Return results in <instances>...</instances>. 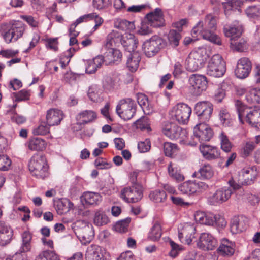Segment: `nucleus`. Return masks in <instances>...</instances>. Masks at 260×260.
I'll use <instances>...</instances> for the list:
<instances>
[{
	"label": "nucleus",
	"mask_w": 260,
	"mask_h": 260,
	"mask_svg": "<svg viewBox=\"0 0 260 260\" xmlns=\"http://www.w3.org/2000/svg\"><path fill=\"white\" fill-rule=\"evenodd\" d=\"M28 168L33 176L38 178H44L48 175V166L45 157L35 154L30 159Z\"/></svg>",
	"instance_id": "obj_4"
},
{
	"label": "nucleus",
	"mask_w": 260,
	"mask_h": 260,
	"mask_svg": "<svg viewBox=\"0 0 260 260\" xmlns=\"http://www.w3.org/2000/svg\"><path fill=\"white\" fill-rule=\"evenodd\" d=\"M54 206L57 213L62 215L69 212L73 207V204L68 200H58L55 202Z\"/></svg>",
	"instance_id": "obj_33"
},
{
	"label": "nucleus",
	"mask_w": 260,
	"mask_h": 260,
	"mask_svg": "<svg viewBox=\"0 0 260 260\" xmlns=\"http://www.w3.org/2000/svg\"><path fill=\"white\" fill-rule=\"evenodd\" d=\"M162 131L165 135L171 139H183L186 134L185 129H183L175 123L171 122L165 123Z\"/></svg>",
	"instance_id": "obj_15"
},
{
	"label": "nucleus",
	"mask_w": 260,
	"mask_h": 260,
	"mask_svg": "<svg viewBox=\"0 0 260 260\" xmlns=\"http://www.w3.org/2000/svg\"><path fill=\"white\" fill-rule=\"evenodd\" d=\"M77 236L83 244L89 243L94 237V231L91 224L89 223Z\"/></svg>",
	"instance_id": "obj_30"
},
{
	"label": "nucleus",
	"mask_w": 260,
	"mask_h": 260,
	"mask_svg": "<svg viewBox=\"0 0 260 260\" xmlns=\"http://www.w3.org/2000/svg\"><path fill=\"white\" fill-rule=\"evenodd\" d=\"M18 50H2L0 51V55H1L3 57H4L5 58H9L15 56L18 53Z\"/></svg>",
	"instance_id": "obj_63"
},
{
	"label": "nucleus",
	"mask_w": 260,
	"mask_h": 260,
	"mask_svg": "<svg viewBox=\"0 0 260 260\" xmlns=\"http://www.w3.org/2000/svg\"><path fill=\"white\" fill-rule=\"evenodd\" d=\"M63 118V112L60 110L50 109L47 111L46 123L50 126L59 124Z\"/></svg>",
	"instance_id": "obj_25"
},
{
	"label": "nucleus",
	"mask_w": 260,
	"mask_h": 260,
	"mask_svg": "<svg viewBox=\"0 0 260 260\" xmlns=\"http://www.w3.org/2000/svg\"><path fill=\"white\" fill-rule=\"evenodd\" d=\"M116 111L118 115L123 120H130L136 113V104L131 98L123 99L117 105Z\"/></svg>",
	"instance_id": "obj_5"
},
{
	"label": "nucleus",
	"mask_w": 260,
	"mask_h": 260,
	"mask_svg": "<svg viewBox=\"0 0 260 260\" xmlns=\"http://www.w3.org/2000/svg\"><path fill=\"white\" fill-rule=\"evenodd\" d=\"M83 198L86 204L91 205H97L102 200L101 196L98 193L93 192L84 193Z\"/></svg>",
	"instance_id": "obj_38"
},
{
	"label": "nucleus",
	"mask_w": 260,
	"mask_h": 260,
	"mask_svg": "<svg viewBox=\"0 0 260 260\" xmlns=\"http://www.w3.org/2000/svg\"><path fill=\"white\" fill-rule=\"evenodd\" d=\"M109 222L108 217L102 210L97 211L94 217V223L98 226H102Z\"/></svg>",
	"instance_id": "obj_46"
},
{
	"label": "nucleus",
	"mask_w": 260,
	"mask_h": 260,
	"mask_svg": "<svg viewBox=\"0 0 260 260\" xmlns=\"http://www.w3.org/2000/svg\"><path fill=\"white\" fill-rule=\"evenodd\" d=\"M240 122H245L253 127H257L260 123V112L245 105L241 101L236 100L235 102Z\"/></svg>",
	"instance_id": "obj_2"
},
{
	"label": "nucleus",
	"mask_w": 260,
	"mask_h": 260,
	"mask_svg": "<svg viewBox=\"0 0 260 260\" xmlns=\"http://www.w3.org/2000/svg\"><path fill=\"white\" fill-rule=\"evenodd\" d=\"M11 165V160L7 155H0V170H8Z\"/></svg>",
	"instance_id": "obj_56"
},
{
	"label": "nucleus",
	"mask_w": 260,
	"mask_h": 260,
	"mask_svg": "<svg viewBox=\"0 0 260 260\" xmlns=\"http://www.w3.org/2000/svg\"><path fill=\"white\" fill-rule=\"evenodd\" d=\"M22 243L19 251L22 252H27L31 250V241L32 235L28 231H24L21 234Z\"/></svg>",
	"instance_id": "obj_35"
},
{
	"label": "nucleus",
	"mask_w": 260,
	"mask_h": 260,
	"mask_svg": "<svg viewBox=\"0 0 260 260\" xmlns=\"http://www.w3.org/2000/svg\"><path fill=\"white\" fill-rule=\"evenodd\" d=\"M146 18L151 27H160L165 25L164 15L160 8H157L154 11L147 14Z\"/></svg>",
	"instance_id": "obj_19"
},
{
	"label": "nucleus",
	"mask_w": 260,
	"mask_h": 260,
	"mask_svg": "<svg viewBox=\"0 0 260 260\" xmlns=\"http://www.w3.org/2000/svg\"><path fill=\"white\" fill-rule=\"evenodd\" d=\"M163 40L158 37H153L143 44V50L148 57L156 55L162 47Z\"/></svg>",
	"instance_id": "obj_14"
},
{
	"label": "nucleus",
	"mask_w": 260,
	"mask_h": 260,
	"mask_svg": "<svg viewBox=\"0 0 260 260\" xmlns=\"http://www.w3.org/2000/svg\"><path fill=\"white\" fill-rule=\"evenodd\" d=\"M255 147L256 145L253 142L244 141L242 144L241 154L243 157H247L251 154Z\"/></svg>",
	"instance_id": "obj_44"
},
{
	"label": "nucleus",
	"mask_w": 260,
	"mask_h": 260,
	"mask_svg": "<svg viewBox=\"0 0 260 260\" xmlns=\"http://www.w3.org/2000/svg\"><path fill=\"white\" fill-rule=\"evenodd\" d=\"M164 151L165 155L173 157L178 152V148L176 144L170 142H165L163 145Z\"/></svg>",
	"instance_id": "obj_45"
},
{
	"label": "nucleus",
	"mask_w": 260,
	"mask_h": 260,
	"mask_svg": "<svg viewBox=\"0 0 260 260\" xmlns=\"http://www.w3.org/2000/svg\"><path fill=\"white\" fill-rule=\"evenodd\" d=\"M104 250L97 245H91L86 250V260H105Z\"/></svg>",
	"instance_id": "obj_23"
},
{
	"label": "nucleus",
	"mask_w": 260,
	"mask_h": 260,
	"mask_svg": "<svg viewBox=\"0 0 260 260\" xmlns=\"http://www.w3.org/2000/svg\"><path fill=\"white\" fill-rule=\"evenodd\" d=\"M30 96L29 91L25 89L21 90L15 93L16 100L17 101H25L29 99Z\"/></svg>",
	"instance_id": "obj_58"
},
{
	"label": "nucleus",
	"mask_w": 260,
	"mask_h": 260,
	"mask_svg": "<svg viewBox=\"0 0 260 260\" xmlns=\"http://www.w3.org/2000/svg\"><path fill=\"white\" fill-rule=\"evenodd\" d=\"M219 117L221 123L224 126H229L231 123V118L226 109H221L219 113Z\"/></svg>",
	"instance_id": "obj_52"
},
{
	"label": "nucleus",
	"mask_w": 260,
	"mask_h": 260,
	"mask_svg": "<svg viewBox=\"0 0 260 260\" xmlns=\"http://www.w3.org/2000/svg\"><path fill=\"white\" fill-rule=\"evenodd\" d=\"M221 149L225 152H229L232 148V144L226 134L221 131L218 135Z\"/></svg>",
	"instance_id": "obj_39"
},
{
	"label": "nucleus",
	"mask_w": 260,
	"mask_h": 260,
	"mask_svg": "<svg viewBox=\"0 0 260 260\" xmlns=\"http://www.w3.org/2000/svg\"><path fill=\"white\" fill-rule=\"evenodd\" d=\"M217 241L212 235L207 233L201 234L197 242V246L203 250H212L216 246Z\"/></svg>",
	"instance_id": "obj_16"
},
{
	"label": "nucleus",
	"mask_w": 260,
	"mask_h": 260,
	"mask_svg": "<svg viewBox=\"0 0 260 260\" xmlns=\"http://www.w3.org/2000/svg\"><path fill=\"white\" fill-rule=\"evenodd\" d=\"M195 233L196 228L194 225L186 223L182 229L179 231L178 237L181 242L189 245L195 238Z\"/></svg>",
	"instance_id": "obj_18"
},
{
	"label": "nucleus",
	"mask_w": 260,
	"mask_h": 260,
	"mask_svg": "<svg viewBox=\"0 0 260 260\" xmlns=\"http://www.w3.org/2000/svg\"><path fill=\"white\" fill-rule=\"evenodd\" d=\"M214 171L212 166L208 164L203 165L198 172H196L193 175L201 179H210L213 177Z\"/></svg>",
	"instance_id": "obj_31"
},
{
	"label": "nucleus",
	"mask_w": 260,
	"mask_h": 260,
	"mask_svg": "<svg viewBox=\"0 0 260 260\" xmlns=\"http://www.w3.org/2000/svg\"><path fill=\"white\" fill-rule=\"evenodd\" d=\"M168 172L170 177L178 182L184 180V177L180 170H178L177 167H174L172 162H170L168 166Z\"/></svg>",
	"instance_id": "obj_40"
},
{
	"label": "nucleus",
	"mask_w": 260,
	"mask_h": 260,
	"mask_svg": "<svg viewBox=\"0 0 260 260\" xmlns=\"http://www.w3.org/2000/svg\"><path fill=\"white\" fill-rule=\"evenodd\" d=\"M188 83L192 87L193 94L196 96L201 95L207 87V78L202 75L197 74L191 75L189 77Z\"/></svg>",
	"instance_id": "obj_9"
},
{
	"label": "nucleus",
	"mask_w": 260,
	"mask_h": 260,
	"mask_svg": "<svg viewBox=\"0 0 260 260\" xmlns=\"http://www.w3.org/2000/svg\"><path fill=\"white\" fill-rule=\"evenodd\" d=\"M149 197L155 203H161L165 201L167 194L165 190H155L150 192Z\"/></svg>",
	"instance_id": "obj_47"
},
{
	"label": "nucleus",
	"mask_w": 260,
	"mask_h": 260,
	"mask_svg": "<svg viewBox=\"0 0 260 260\" xmlns=\"http://www.w3.org/2000/svg\"><path fill=\"white\" fill-rule=\"evenodd\" d=\"M46 47L53 51L58 50V41L57 38H50L46 40Z\"/></svg>",
	"instance_id": "obj_64"
},
{
	"label": "nucleus",
	"mask_w": 260,
	"mask_h": 260,
	"mask_svg": "<svg viewBox=\"0 0 260 260\" xmlns=\"http://www.w3.org/2000/svg\"><path fill=\"white\" fill-rule=\"evenodd\" d=\"M131 221L130 218L116 222L114 226V230L119 233H124L127 230V228Z\"/></svg>",
	"instance_id": "obj_51"
},
{
	"label": "nucleus",
	"mask_w": 260,
	"mask_h": 260,
	"mask_svg": "<svg viewBox=\"0 0 260 260\" xmlns=\"http://www.w3.org/2000/svg\"><path fill=\"white\" fill-rule=\"evenodd\" d=\"M120 197L127 203H136L143 197L142 186L136 184L126 187L121 190Z\"/></svg>",
	"instance_id": "obj_8"
},
{
	"label": "nucleus",
	"mask_w": 260,
	"mask_h": 260,
	"mask_svg": "<svg viewBox=\"0 0 260 260\" xmlns=\"http://www.w3.org/2000/svg\"><path fill=\"white\" fill-rule=\"evenodd\" d=\"M114 26L122 31H131L135 29L134 23L125 19H117L115 22Z\"/></svg>",
	"instance_id": "obj_41"
},
{
	"label": "nucleus",
	"mask_w": 260,
	"mask_h": 260,
	"mask_svg": "<svg viewBox=\"0 0 260 260\" xmlns=\"http://www.w3.org/2000/svg\"><path fill=\"white\" fill-rule=\"evenodd\" d=\"M110 4L109 0H93V6L97 9H102Z\"/></svg>",
	"instance_id": "obj_62"
},
{
	"label": "nucleus",
	"mask_w": 260,
	"mask_h": 260,
	"mask_svg": "<svg viewBox=\"0 0 260 260\" xmlns=\"http://www.w3.org/2000/svg\"><path fill=\"white\" fill-rule=\"evenodd\" d=\"M13 232L12 229L4 222L0 221V245L6 246L12 239Z\"/></svg>",
	"instance_id": "obj_24"
},
{
	"label": "nucleus",
	"mask_w": 260,
	"mask_h": 260,
	"mask_svg": "<svg viewBox=\"0 0 260 260\" xmlns=\"http://www.w3.org/2000/svg\"><path fill=\"white\" fill-rule=\"evenodd\" d=\"M206 122H200L194 127V137L201 143L209 141L213 136V131Z\"/></svg>",
	"instance_id": "obj_13"
},
{
	"label": "nucleus",
	"mask_w": 260,
	"mask_h": 260,
	"mask_svg": "<svg viewBox=\"0 0 260 260\" xmlns=\"http://www.w3.org/2000/svg\"><path fill=\"white\" fill-rule=\"evenodd\" d=\"M235 250V243L228 239L224 238L221 240L217 251L222 256L230 257L234 255Z\"/></svg>",
	"instance_id": "obj_20"
},
{
	"label": "nucleus",
	"mask_w": 260,
	"mask_h": 260,
	"mask_svg": "<svg viewBox=\"0 0 260 260\" xmlns=\"http://www.w3.org/2000/svg\"><path fill=\"white\" fill-rule=\"evenodd\" d=\"M88 96L91 101L98 102L100 100V91L97 86H92L88 91Z\"/></svg>",
	"instance_id": "obj_54"
},
{
	"label": "nucleus",
	"mask_w": 260,
	"mask_h": 260,
	"mask_svg": "<svg viewBox=\"0 0 260 260\" xmlns=\"http://www.w3.org/2000/svg\"><path fill=\"white\" fill-rule=\"evenodd\" d=\"M46 142L40 138H35L30 139L28 143V148L32 151H42L46 146Z\"/></svg>",
	"instance_id": "obj_37"
},
{
	"label": "nucleus",
	"mask_w": 260,
	"mask_h": 260,
	"mask_svg": "<svg viewBox=\"0 0 260 260\" xmlns=\"http://www.w3.org/2000/svg\"><path fill=\"white\" fill-rule=\"evenodd\" d=\"M251 63L249 58L246 57L240 58L238 61L235 70L236 76L240 79L245 78L248 76L251 70Z\"/></svg>",
	"instance_id": "obj_17"
},
{
	"label": "nucleus",
	"mask_w": 260,
	"mask_h": 260,
	"mask_svg": "<svg viewBox=\"0 0 260 260\" xmlns=\"http://www.w3.org/2000/svg\"><path fill=\"white\" fill-rule=\"evenodd\" d=\"M247 228V220L244 217L235 216L231 220L230 229L233 234L241 233L245 231Z\"/></svg>",
	"instance_id": "obj_26"
},
{
	"label": "nucleus",
	"mask_w": 260,
	"mask_h": 260,
	"mask_svg": "<svg viewBox=\"0 0 260 260\" xmlns=\"http://www.w3.org/2000/svg\"><path fill=\"white\" fill-rule=\"evenodd\" d=\"M212 104L207 101L198 102L194 106V111L200 122H206L210 119L213 112Z\"/></svg>",
	"instance_id": "obj_10"
},
{
	"label": "nucleus",
	"mask_w": 260,
	"mask_h": 260,
	"mask_svg": "<svg viewBox=\"0 0 260 260\" xmlns=\"http://www.w3.org/2000/svg\"><path fill=\"white\" fill-rule=\"evenodd\" d=\"M24 30L23 25L21 22H16L10 25L7 30L3 34V38L7 43L16 41L21 37Z\"/></svg>",
	"instance_id": "obj_11"
},
{
	"label": "nucleus",
	"mask_w": 260,
	"mask_h": 260,
	"mask_svg": "<svg viewBox=\"0 0 260 260\" xmlns=\"http://www.w3.org/2000/svg\"><path fill=\"white\" fill-rule=\"evenodd\" d=\"M225 70V63L222 57L219 54H215L210 60L206 71L210 76L220 77L224 75Z\"/></svg>",
	"instance_id": "obj_6"
},
{
	"label": "nucleus",
	"mask_w": 260,
	"mask_h": 260,
	"mask_svg": "<svg viewBox=\"0 0 260 260\" xmlns=\"http://www.w3.org/2000/svg\"><path fill=\"white\" fill-rule=\"evenodd\" d=\"M151 147L150 141L149 139H145L144 141L140 142L138 144V149L141 153L148 151Z\"/></svg>",
	"instance_id": "obj_57"
},
{
	"label": "nucleus",
	"mask_w": 260,
	"mask_h": 260,
	"mask_svg": "<svg viewBox=\"0 0 260 260\" xmlns=\"http://www.w3.org/2000/svg\"><path fill=\"white\" fill-rule=\"evenodd\" d=\"M152 32V29L149 22L142 23L138 33L141 35H147Z\"/></svg>",
	"instance_id": "obj_59"
},
{
	"label": "nucleus",
	"mask_w": 260,
	"mask_h": 260,
	"mask_svg": "<svg viewBox=\"0 0 260 260\" xmlns=\"http://www.w3.org/2000/svg\"><path fill=\"white\" fill-rule=\"evenodd\" d=\"M181 38L180 32L175 30H171L168 34V40L170 43L174 47L179 45V42Z\"/></svg>",
	"instance_id": "obj_49"
},
{
	"label": "nucleus",
	"mask_w": 260,
	"mask_h": 260,
	"mask_svg": "<svg viewBox=\"0 0 260 260\" xmlns=\"http://www.w3.org/2000/svg\"><path fill=\"white\" fill-rule=\"evenodd\" d=\"M134 125L137 129H140L141 130H151L149 119L146 116H143L136 121L134 123Z\"/></svg>",
	"instance_id": "obj_48"
},
{
	"label": "nucleus",
	"mask_w": 260,
	"mask_h": 260,
	"mask_svg": "<svg viewBox=\"0 0 260 260\" xmlns=\"http://www.w3.org/2000/svg\"><path fill=\"white\" fill-rule=\"evenodd\" d=\"M246 13L250 17L258 16L260 15V8L256 6H250L247 8Z\"/></svg>",
	"instance_id": "obj_61"
},
{
	"label": "nucleus",
	"mask_w": 260,
	"mask_h": 260,
	"mask_svg": "<svg viewBox=\"0 0 260 260\" xmlns=\"http://www.w3.org/2000/svg\"><path fill=\"white\" fill-rule=\"evenodd\" d=\"M47 124L45 122L42 123L37 128L33 130V133L36 135H44L49 132V127Z\"/></svg>",
	"instance_id": "obj_55"
},
{
	"label": "nucleus",
	"mask_w": 260,
	"mask_h": 260,
	"mask_svg": "<svg viewBox=\"0 0 260 260\" xmlns=\"http://www.w3.org/2000/svg\"><path fill=\"white\" fill-rule=\"evenodd\" d=\"M243 29L241 25H225L223 28V32L227 37L231 38L232 39L239 38L242 33Z\"/></svg>",
	"instance_id": "obj_29"
},
{
	"label": "nucleus",
	"mask_w": 260,
	"mask_h": 260,
	"mask_svg": "<svg viewBox=\"0 0 260 260\" xmlns=\"http://www.w3.org/2000/svg\"><path fill=\"white\" fill-rule=\"evenodd\" d=\"M194 187V182L188 181L181 184L178 189L182 193L190 195L196 193Z\"/></svg>",
	"instance_id": "obj_43"
},
{
	"label": "nucleus",
	"mask_w": 260,
	"mask_h": 260,
	"mask_svg": "<svg viewBox=\"0 0 260 260\" xmlns=\"http://www.w3.org/2000/svg\"><path fill=\"white\" fill-rule=\"evenodd\" d=\"M200 150L204 158L208 160H215L220 156L219 149L214 146L209 145H201Z\"/></svg>",
	"instance_id": "obj_22"
},
{
	"label": "nucleus",
	"mask_w": 260,
	"mask_h": 260,
	"mask_svg": "<svg viewBox=\"0 0 260 260\" xmlns=\"http://www.w3.org/2000/svg\"><path fill=\"white\" fill-rule=\"evenodd\" d=\"M120 42L125 49L129 52H136L138 41L133 34L126 33L122 35L120 39Z\"/></svg>",
	"instance_id": "obj_21"
},
{
	"label": "nucleus",
	"mask_w": 260,
	"mask_h": 260,
	"mask_svg": "<svg viewBox=\"0 0 260 260\" xmlns=\"http://www.w3.org/2000/svg\"><path fill=\"white\" fill-rule=\"evenodd\" d=\"M216 28V18L213 14L209 13L205 16L203 20L196 24L192 28L191 34L193 38L200 36L215 44L221 45L220 38L214 33Z\"/></svg>",
	"instance_id": "obj_1"
},
{
	"label": "nucleus",
	"mask_w": 260,
	"mask_h": 260,
	"mask_svg": "<svg viewBox=\"0 0 260 260\" xmlns=\"http://www.w3.org/2000/svg\"><path fill=\"white\" fill-rule=\"evenodd\" d=\"M96 118V114L92 110H85L79 113L76 116L77 123L84 125L93 121Z\"/></svg>",
	"instance_id": "obj_28"
},
{
	"label": "nucleus",
	"mask_w": 260,
	"mask_h": 260,
	"mask_svg": "<svg viewBox=\"0 0 260 260\" xmlns=\"http://www.w3.org/2000/svg\"><path fill=\"white\" fill-rule=\"evenodd\" d=\"M161 235V226L159 223L156 222L151 228L150 231L148 233V238L151 241H156L160 239Z\"/></svg>",
	"instance_id": "obj_42"
},
{
	"label": "nucleus",
	"mask_w": 260,
	"mask_h": 260,
	"mask_svg": "<svg viewBox=\"0 0 260 260\" xmlns=\"http://www.w3.org/2000/svg\"><path fill=\"white\" fill-rule=\"evenodd\" d=\"M191 112V108L187 104L179 103L172 108L170 114L179 123L184 124L188 121Z\"/></svg>",
	"instance_id": "obj_7"
},
{
	"label": "nucleus",
	"mask_w": 260,
	"mask_h": 260,
	"mask_svg": "<svg viewBox=\"0 0 260 260\" xmlns=\"http://www.w3.org/2000/svg\"><path fill=\"white\" fill-rule=\"evenodd\" d=\"M209 55L207 49L199 47L190 53L186 60V68L190 72H195L201 68Z\"/></svg>",
	"instance_id": "obj_3"
},
{
	"label": "nucleus",
	"mask_w": 260,
	"mask_h": 260,
	"mask_svg": "<svg viewBox=\"0 0 260 260\" xmlns=\"http://www.w3.org/2000/svg\"><path fill=\"white\" fill-rule=\"evenodd\" d=\"M233 193V190L230 187L224 186L220 188L208 198V202L212 205H220L228 201Z\"/></svg>",
	"instance_id": "obj_12"
},
{
	"label": "nucleus",
	"mask_w": 260,
	"mask_h": 260,
	"mask_svg": "<svg viewBox=\"0 0 260 260\" xmlns=\"http://www.w3.org/2000/svg\"><path fill=\"white\" fill-rule=\"evenodd\" d=\"M141 59L140 53L139 52H134L130 53L126 64L131 72H135L137 70Z\"/></svg>",
	"instance_id": "obj_32"
},
{
	"label": "nucleus",
	"mask_w": 260,
	"mask_h": 260,
	"mask_svg": "<svg viewBox=\"0 0 260 260\" xmlns=\"http://www.w3.org/2000/svg\"><path fill=\"white\" fill-rule=\"evenodd\" d=\"M246 100L250 104H260V87L250 88L246 93Z\"/></svg>",
	"instance_id": "obj_36"
},
{
	"label": "nucleus",
	"mask_w": 260,
	"mask_h": 260,
	"mask_svg": "<svg viewBox=\"0 0 260 260\" xmlns=\"http://www.w3.org/2000/svg\"><path fill=\"white\" fill-rule=\"evenodd\" d=\"M137 102L142 108L145 114H150L153 111L152 107L149 104L148 98L143 93L137 94Z\"/></svg>",
	"instance_id": "obj_34"
},
{
	"label": "nucleus",
	"mask_w": 260,
	"mask_h": 260,
	"mask_svg": "<svg viewBox=\"0 0 260 260\" xmlns=\"http://www.w3.org/2000/svg\"><path fill=\"white\" fill-rule=\"evenodd\" d=\"M89 223H90L85 220H77L72 224V229L77 236L79 233L85 229Z\"/></svg>",
	"instance_id": "obj_53"
},
{
	"label": "nucleus",
	"mask_w": 260,
	"mask_h": 260,
	"mask_svg": "<svg viewBox=\"0 0 260 260\" xmlns=\"http://www.w3.org/2000/svg\"><path fill=\"white\" fill-rule=\"evenodd\" d=\"M216 222V216L212 213H206L203 224L213 225Z\"/></svg>",
	"instance_id": "obj_60"
},
{
	"label": "nucleus",
	"mask_w": 260,
	"mask_h": 260,
	"mask_svg": "<svg viewBox=\"0 0 260 260\" xmlns=\"http://www.w3.org/2000/svg\"><path fill=\"white\" fill-rule=\"evenodd\" d=\"M241 175L242 183L246 185H250L254 182L257 176V172L253 168L246 167L241 170Z\"/></svg>",
	"instance_id": "obj_27"
},
{
	"label": "nucleus",
	"mask_w": 260,
	"mask_h": 260,
	"mask_svg": "<svg viewBox=\"0 0 260 260\" xmlns=\"http://www.w3.org/2000/svg\"><path fill=\"white\" fill-rule=\"evenodd\" d=\"M231 45L238 51H243L246 47V42L243 38L232 39Z\"/></svg>",
	"instance_id": "obj_50"
}]
</instances>
